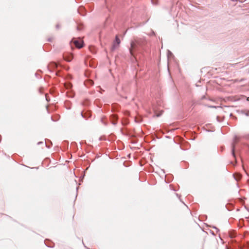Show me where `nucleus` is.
<instances>
[{"instance_id":"nucleus-1","label":"nucleus","mask_w":249,"mask_h":249,"mask_svg":"<svg viewBox=\"0 0 249 249\" xmlns=\"http://www.w3.org/2000/svg\"><path fill=\"white\" fill-rule=\"evenodd\" d=\"M144 41L142 39H135L134 41H132L131 42V47L129 48V53L132 55H133V50L136 49L138 46H142L144 44Z\"/></svg>"},{"instance_id":"nucleus-2","label":"nucleus","mask_w":249,"mask_h":249,"mask_svg":"<svg viewBox=\"0 0 249 249\" xmlns=\"http://www.w3.org/2000/svg\"><path fill=\"white\" fill-rule=\"evenodd\" d=\"M120 43V40L119 38V37L117 36H116L115 37V40L114 42V44H113L112 47V50H115L116 48V47L119 45Z\"/></svg>"},{"instance_id":"nucleus-3","label":"nucleus","mask_w":249,"mask_h":249,"mask_svg":"<svg viewBox=\"0 0 249 249\" xmlns=\"http://www.w3.org/2000/svg\"><path fill=\"white\" fill-rule=\"evenodd\" d=\"M64 59L68 62H71L72 59V55L71 54L68 55H64Z\"/></svg>"},{"instance_id":"nucleus-4","label":"nucleus","mask_w":249,"mask_h":249,"mask_svg":"<svg viewBox=\"0 0 249 249\" xmlns=\"http://www.w3.org/2000/svg\"><path fill=\"white\" fill-rule=\"evenodd\" d=\"M73 43L75 46L79 49H80L83 47V45L81 41H79L78 40H74L73 41Z\"/></svg>"},{"instance_id":"nucleus-5","label":"nucleus","mask_w":249,"mask_h":249,"mask_svg":"<svg viewBox=\"0 0 249 249\" xmlns=\"http://www.w3.org/2000/svg\"><path fill=\"white\" fill-rule=\"evenodd\" d=\"M112 123L113 125H115L116 124V121L117 120V117L116 115H112Z\"/></svg>"},{"instance_id":"nucleus-6","label":"nucleus","mask_w":249,"mask_h":249,"mask_svg":"<svg viewBox=\"0 0 249 249\" xmlns=\"http://www.w3.org/2000/svg\"><path fill=\"white\" fill-rule=\"evenodd\" d=\"M234 148H235V145H234V144H233L232 145V155L235 158V153H234Z\"/></svg>"},{"instance_id":"nucleus-7","label":"nucleus","mask_w":249,"mask_h":249,"mask_svg":"<svg viewBox=\"0 0 249 249\" xmlns=\"http://www.w3.org/2000/svg\"><path fill=\"white\" fill-rule=\"evenodd\" d=\"M241 178V176L240 175H238V177H237V178H235V179L236 180H238L239 179H240Z\"/></svg>"},{"instance_id":"nucleus-8","label":"nucleus","mask_w":249,"mask_h":249,"mask_svg":"<svg viewBox=\"0 0 249 249\" xmlns=\"http://www.w3.org/2000/svg\"><path fill=\"white\" fill-rule=\"evenodd\" d=\"M151 2L153 4H156L157 3L156 1H154V0H151Z\"/></svg>"},{"instance_id":"nucleus-9","label":"nucleus","mask_w":249,"mask_h":249,"mask_svg":"<svg viewBox=\"0 0 249 249\" xmlns=\"http://www.w3.org/2000/svg\"><path fill=\"white\" fill-rule=\"evenodd\" d=\"M81 116L83 118H85V117H86L85 115H84V114H83V113H82V112H81Z\"/></svg>"},{"instance_id":"nucleus-10","label":"nucleus","mask_w":249,"mask_h":249,"mask_svg":"<svg viewBox=\"0 0 249 249\" xmlns=\"http://www.w3.org/2000/svg\"><path fill=\"white\" fill-rule=\"evenodd\" d=\"M161 115V113L158 114H157V115H156V116H157V117H159V116H160Z\"/></svg>"},{"instance_id":"nucleus-11","label":"nucleus","mask_w":249,"mask_h":249,"mask_svg":"<svg viewBox=\"0 0 249 249\" xmlns=\"http://www.w3.org/2000/svg\"><path fill=\"white\" fill-rule=\"evenodd\" d=\"M56 28L57 29H58V28H59V25H58V24H57V25H56Z\"/></svg>"},{"instance_id":"nucleus-12","label":"nucleus","mask_w":249,"mask_h":249,"mask_svg":"<svg viewBox=\"0 0 249 249\" xmlns=\"http://www.w3.org/2000/svg\"><path fill=\"white\" fill-rule=\"evenodd\" d=\"M41 143H42V142H38V144H41Z\"/></svg>"},{"instance_id":"nucleus-13","label":"nucleus","mask_w":249,"mask_h":249,"mask_svg":"<svg viewBox=\"0 0 249 249\" xmlns=\"http://www.w3.org/2000/svg\"><path fill=\"white\" fill-rule=\"evenodd\" d=\"M247 100H248V101H249V97H248V98H247Z\"/></svg>"}]
</instances>
